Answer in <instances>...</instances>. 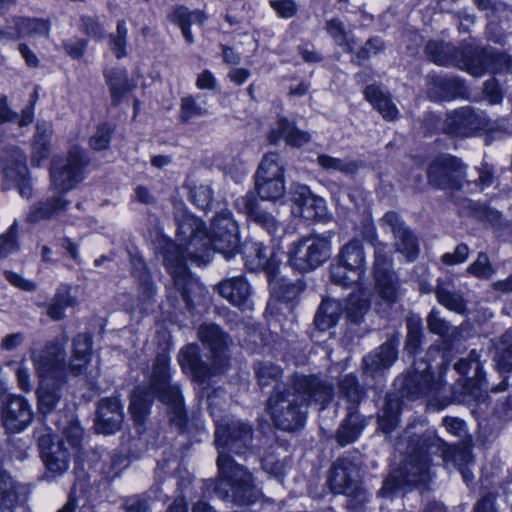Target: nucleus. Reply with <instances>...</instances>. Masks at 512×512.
Segmentation results:
<instances>
[{"instance_id": "nucleus-1", "label": "nucleus", "mask_w": 512, "mask_h": 512, "mask_svg": "<svg viewBox=\"0 0 512 512\" xmlns=\"http://www.w3.org/2000/svg\"><path fill=\"white\" fill-rule=\"evenodd\" d=\"M177 241L165 240L161 254L175 288L186 308L191 310L194 303L190 293L198 287V283L188 273L186 260L204 261L212 250L221 253L225 259L233 258L239 252L238 225L230 211H221L212 220L209 236L199 218L183 214L181 219L177 218Z\"/></svg>"}, {"instance_id": "nucleus-2", "label": "nucleus", "mask_w": 512, "mask_h": 512, "mask_svg": "<svg viewBox=\"0 0 512 512\" xmlns=\"http://www.w3.org/2000/svg\"><path fill=\"white\" fill-rule=\"evenodd\" d=\"M253 429L238 419H222L216 424L215 445L218 450L216 464L218 479L214 492L222 500L238 505L252 504L261 495L247 469L236 463L229 453L246 455L252 448Z\"/></svg>"}, {"instance_id": "nucleus-3", "label": "nucleus", "mask_w": 512, "mask_h": 512, "mask_svg": "<svg viewBox=\"0 0 512 512\" xmlns=\"http://www.w3.org/2000/svg\"><path fill=\"white\" fill-rule=\"evenodd\" d=\"M334 396V386L316 375L295 374L290 384L273 386L266 400V410L274 425L287 432L302 429L307 420L309 400L324 409Z\"/></svg>"}, {"instance_id": "nucleus-4", "label": "nucleus", "mask_w": 512, "mask_h": 512, "mask_svg": "<svg viewBox=\"0 0 512 512\" xmlns=\"http://www.w3.org/2000/svg\"><path fill=\"white\" fill-rule=\"evenodd\" d=\"M155 398L170 408L172 425L179 432H184L187 427V414L182 390L178 383L171 380L169 356L166 353L155 357L148 386L140 385L132 391L129 410L136 423L144 422Z\"/></svg>"}, {"instance_id": "nucleus-5", "label": "nucleus", "mask_w": 512, "mask_h": 512, "mask_svg": "<svg viewBox=\"0 0 512 512\" xmlns=\"http://www.w3.org/2000/svg\"><path fill=\"white\" fill-rule=\"evenodd\" d=\"M453 367L460 378L451 387V397L445 398L437 408L443 409L451 403L479 408L487 406L488 390L481 351L472 349L467 357L460 358Z\"/></svg>"}, {"instance_id": "nucleus-6", "label": "nucleus", "mask_w": 512, "mask_h": 512, "mask_svg": "<svg viewBox=\"0 0 512 512\" xmlns=\"http://www.w3.org/2000/svg\"><path fill=\"white\" fill-rule=\"evenodd\" d=\"M432 454L422 447L421 436L413 444L411 451L398 469L393 470L383 481L378 496L393 498L406 493L407 489L426 485L432 479Z\"/></svg>"}, {"instance_id": "nucleus-7", "label": "nucleus", "mask_w": 512, "mask_h": 512, "mask_svg": "<svg viewBox=\"0 0 512 512\" xmlns=\"http://www.w3.org/2000/svg\"><path fill=\"white\" fill-rule=\"evenodd\" d=\"M397 382L403 397L410 400L431 398L428 405L437 410V405L445 399H434L443 388L444 380L431 370V365L423 358L414 360L411 368Z\"/></svg>"}, {"instance_id": "nucleus-8", "label": "nucleus", "mask_w": 512, "mask_h": 512, "mask_svg": "<svg viewBox=\"0 0 512 512\" xmlns=\"http://www.w3.org/2000/svg\"><path fill=\"white\" fill-rule=\"evenodd\" d=\"M425 53L438 65L455 66L470 74H480L483 71L475 45L465 41L456 47L451 43L432 40L426 44Z\"/></svg>"}, {"instance_id": "nucleus-9", "label": "nucleus", "mask_w": 512, "mask_h": 512, "mask_svg": "<svg viewBox=\"0 0 512 512\" xmlns=\"http://www.w3.org/2000/svg\"><path fill=\"white\" fill-rule=\"evenodd\" d=\"M330 255V236L310 234L291 244L288 250V263L300 272H307L321 266Z\"/></svg>"}, {"instance_id": "nucleus-10", "label": "nucleus", "mask_w": 512, "mask_h": 512, "mask_svg": "<svg viewBox=\"0 0 512 512\" xmlns=\"http://www.w3.org/2000/svg\"><path fill=\"white\" fill-rule=\"evenodd\" d=\"M87 152L80 147H72L66 159L54 162L50 169L52 186L59 193L73 189L84 178V170L89 165Z\"/></svg>"}, {"instance_id": "nucleus-11", "label": "nucleus", "mask_w": 512, "mask_h": 512, "mask_svg": "<svg viewBox=\"0 0 512 512\" xmlns=\"http://www.w3.org/2000/svg\"><path fill=\"white\" fill-rule=\"evenodd\" d=\"M284 166L275 152L263 156L255 174V189L262 200L276 201L285 194Z\"/></svg>"}, {"instance_id": "nucleus-12", "label": "nucleus", "mask_w": 512, "mask_h": 512, "mask_svg": "<svg viewBox=\"0 0 512 512\" xmlns=\"http://www.w3.org/2000/svg\"><path fill=\"white\" fill-rule=\"evenodd\" d=\"M67 353L59 341H50L37 351H33L31 359L40 380H56L66 383L69 364H66Z\"/></svg>"}, {"instance_id": "nucleus-13", "label": "nucleus", "mask_w": 512, "mask_h": 512, "mask_svg": "<svg viewBox=\"0 0 512 512\" xmlns=\"http://www.w3.org/2000/svg\"><path fill=\"white\" fill-rule=\"evenodd\" d=\"M465 177L466 165L449 154L437 156L427 170L428 183L440 190H461Z\"/></svg>"}, {"instance_id": "nucleus-14", "label": "nucleus", "mask_w": 512, "mask_h": 512, "mask_svg": "<svg viewBox=\"0 0 512 512\" xmlns=\"http://www.w3.org/2000/svg\"><path fill=\"white\" fill-rule=\"evenodd\" d=\"M359 453L339 457L331 466L328 484L334 494L351 496L356 493L361 481L362 462Z\"/></svg>"}, {"instance_id": "nucleus-15", "label": "nucleus", "mask_w": 512, "mask_h": 512, "mask_svg": "<svg viewBox=\"0 0 512 512\" xmlns=\"http://www.w3.org/2000/svg\"><path fill=\"white\" fill-rule=\"evenodd\" d=\"M488 126V118L483 111L464 106L446 114L442 131L452 137H472Z\"/></svg>"}, {"instance_id": "nucleus-16", "label": "nucleus", "mask_w": 512, "mask_h": 512, "mask_svg": "<svg viewBox=\"0 0 512 512\" xmlns=\"http://www.w3.org/2000/svg\"><path fill=\"white\" fill-rule=\"evenodd\" d=\"M400 334L394 332L373 351L367 353L361 362L362 375L372 379L381 377L398 359Z\"/></svg>"}, {"instance_id": "nucleus-17", "label": "nucleus", "mask_w": 512, "mask_h": 512, "mask_svg": "<svg viewBox=\"0 0 512 512\" xmlns=\"http://www.w3.org/2000/svg\"><path fill=\"white\" fill-rule=\"evenodd\" d=\"M34 436L37 438L40 456L53 476L65 473L70 464V453L62 441L55 442V436L46 429L44 433L36 429Z\"/></svg>"}, {"instance_id": "nucleus-18", "label": "nucleus", "mask_w": 512, "mask_h": 512, "mask_svg": "<svg viewBox=\"0 0 512 512\" xmlns=\"http://www.w3.org/2000/svg\"><path fill=\"white\" fill-rule=\"evenodd\" d=\"M0 410L3 425L10 433L26 430L34 418L31 404L21 395H7L2 399Z\"/></svg>"}, {"instance_id": "nucleus-19", "label": "nucleus", "mask_w": 512, "mask_h": 512, "mask_svg": "<svg viewBox=\"0 0 512 512\" xmlns=\"http://www.w3.org/2000/svg\"><path fill=\"white\" fill-rule=\"evenodd\" d=\"M381 224L393 234L396 251L402 254L407 261H414L419 254L418 241L399 214L394 211L387 212L381 219Z\"/></svg>"}, {"instance_id": "nucleus-20", "label": "nucleus", "mask_w": 512, "mask_h": 512, "mask_svg": "<svg viewBox=\"0 0 512 512\" xmlns=\"http://www.w3.org/2000/svg\"><path fill=\"white\" fill-rule=\"evenodd\" d=\"M291 200L294 204L293 213L305 220L321 221L326 216L324 199L313 194L306 185H293Z\"/></svg>"}, {"instance_id": "nucleus-21", "label": "nucleus", "mask_w": 512, "mask_h": 512, "mask_svg": "<svg viewBox=\"0 0 512 512\" xmlns=\"http://www.w3.org/2000/svg\"><path fill=\"white\" fill-rule=\"evenodd\" d=\"M29 487L15 480L6 470H0V512H16L25 509Z\"/></svg>"}, {"instance_id": "nucleus-22", "label": "nucleus", "mask_w": 512, "mask_h": 512, "mask_svg": "<svg viewBox=\"0 0 512 512\" xmlns=\"http://www.w3.org/2000/svg\"><path fill=\"white\" fill-rule=\"evenodd\" d=\"M421 445L427 447L432 454L439 456L443 462L452 463L458 470L461 467L469 466L473 462L470 450L451 448L433 431H426L421 435Z\"/></svg>"}, {"instance_id": "nucleus-23", "label": "nucleus", "mask_w": 512, "mask_h": 512, "mask_svg": "<svg viewBox=\"0 0 512 512\" xmlns=\"http://www.w3.org/2000/svg\"><path fill=\"white\" fill-rule=\"evenodd\" d=\"M198 338L211 352L217 368L223 367L227 359V350L232 344L230 336L214 323H204L198 328Z\"/></svg>"}, {"instance_id": "nucleus-24", "label": "nucleus", "mask_w": 512, "mask_h": 512, "mask_svg": "<svg viewBox=\"0 0 512 512\" xmlns=\"http://www.w3.org/2000/svg\"><path fill=\"white\" fill-rule=\"evenodd\" d=\"M236 206L249 221L266 230L268 234L275 236L281 230L280 221L272 213L261 208L254 192L249 191L237 199Z\"/></svg>"}, {"instance_id": "nucleus-25", "label": "nucleus", "mask_w": 512, "mask_h": 512, "mask_svg": "<svg viewBox=\"0 0 512 512\" xmlns=\"http://www.w3.org/2000/svg\"><path fill=\"white\" fill-rule=\"evenodd\" d=\"M124 421L120 401L116 397L103 398L98 402L95 429L98 433L111 435L118 432Z\"/></svg>"}, {"instance_id": "nucleus-26", "label": "nucleus", "mask_w": 512, "mask_h": 512, "mask_svg": "<svg viewBox=\"0 0 512 512\" xmlns=\"http://www.w3.org/2000/svg\"><path fill=\"white\" fill-rule=\"evenodd\" d=\"M178 362L183 372L199 383L205 382L214 374L213 367L202 359L200 347L195 343L187 344L180 349Z\"/></svg>"}, {"instance_id": "nucleus-27", "label": "nucleus", "mask_w": 512, "mask_h": 512, "mask_svg": "<svg viewBox=\"0 0 512 512\" xmlns=\"http://www.w3.org/2000/svg\"><path fill=\"white\" fill-rule=\"evenodd\" d=\"M437 301L446 309L460 315L468 314L467 300L460 285L452 279L446 278L438 281L435 288Z\"/></svg>"}, {"instance_id": "nucleus-28", "label": "nucleus", "mask_w": 512, "mask_h": 512, "mask_svg": "<svg viewBox=\"0 0 512 512\" xmlns=\"http://www.w3.org/2000/svg\"><path fill=\"white\" fill-rule=\"evenodd\" d=\"M214 291L237 307L245 306L252 293L251 286L243 275L223 279L214 286Z\"/></svg>"}, {"instance_id": "nucleus-29", "label": "nucleus", "mask_w": 512, "mask_h": 512, "mask_svg": "<svg viewBox=\"0 0 512 512\" xmlns=\"http://www.w3.org/2000/svg\"><path fill=\"white\" fill-rule=\"evenodd\" d=\"M0 163L5 178V181L2 183L3 190L9 189L6 181H18L29 174L26 155L18 147L6 148Z\"/></svg>"}, {"instance_id": "nucleus-30", "label": "nucleus", "mask_w": 512, "mask_h": 512, "mask_svg": "<svg viewBox=\"0 0 512 512\" xmlns=\"http://www.w3.org/2000/svg\"><path fill=\"white\" fill-rule=\"evenodd\" d=\"M339 396L346 403L347 412L359 413V405L366 397V389L353 373L343 375L338 383Z\"/></svg>"}, {"instance_id": "nucleus-31", "label": "nucleus", "mask_w": 512, "mask_h": 512, "mask_svg": "<svg viewBox=\"0 0 512 512\" xmlns=\"http://www.w3.org/2000/svg\"><path fill=\"white\" fill-rule=\"evenodd\" d=\"M268 138L272 144L283 138L287 145L301 147L310 142L311 136L308 132L299 129L295 122L281 117L278 119L277 128L269 133Z\"/></svg>"}, {"instance_id": "nucleus-32", "label": "nucleus", "mask_w": 512, "mask_h": 512, "mask_svg": "<svg viewBox=\"0 0 512 512\" xmlns=\"http://www.w3.org/2000/svg\"><path fill=\"white\" fill-rule=\"evenodd\" d=\"M479 62L483 66L480 74H472L475 77L484 75L487 71L492 73H506L512 67V58L506 52L493 48H479L475 45Z\"/></svg>"}, {"instance_id": "nucleus-33", "label": "nucleus", "mask_w": 512, "mask_h": 512, "mask_svg": "<svg viewBox=\"0 0 512 512\" xmlns=\"http://www.w3.org/2000/svg\"><path fill=\"white\" fill-rule=\"evenodd\" d=\"M92 335L80 333L72 343V355L69 362V371L74 375H81L91 360Z\"/></svg>"}, {"instance_id": "nucleus-34", "label": "nucleus", "mask_w": 512, "mask_h": 512, "mask_svg": "<svg viewBox=\"0 0 512 512\" xmlns=\"http://www.w3.org/2000/svg\"><path fill=\"white\" fill-rule=\"evenodd\" d=\"M367 425L366 418L360 413L347 412L335 433V440L341 447L354 443Z\"/></svg>"}, {"instance_id": "nucleus-35", "label": "nucleus", "mask_w": 512, "mask_h": 512, "mask_svg": "<svg viewBox=\"0 0 512 512\" xmlns=\"http://www.w3.org/2000/svg\"><path fill=\"white\" fill-rule=\"evenodd\" d=\"M462 91L463 84L458 78L435 75L431 77L428 94L435 101H445L458 97Z\"/></svg>"}, {"instance_id": "nucleus-36", "label": "nucleus", "mask_w": 512, "mask_h": 512, "mask_svg": "<svg viewBox=\"0 0 512 512\" xmlns=\"http://www.w3.org/2000/svg\"><path fill=\"white\" fill-rule=\"evenodd\" d=\"M64 384L56 380H40L36 391L40 414L47 416L55 410L62 398Z\"/></svg>"}, {"instance_id": "nucleus-37", "label": "nucleus", "mask_w": 512, "mask_h": 512, "mask_svg": "<svg viewBox=\"0 0 512 512\" xmlns=\"http://www.w3.org/2000/svg\"><path fill=\"white\" fill-rule=\"evenodd\" d=\"M339 262L349 267V271L358 277L366 271L365 255L360 240L352 239L346 243L339 254Z\"/></svg>"}, {"instance_id": "nucleus-38", "label": "nucleus", "mask_w": 512, "mask_h": 512, "mask_svg": "<svg viewBox=\"0 0 512 512\" xmlns=\"http://www.w3.org/2000/svg\"><path fill=\"white\" fill-rule=\"evenodd\" d=\"M343 311L340 301L323 299L314 317L313 325L318 331L324 332L334 327L339 321Z\"/></svg>"}, {"instance_id": "nucleus-39", "label": "nucleus", "mask_w": 512, "mask_h": 512, "mask_svg": "<svg viewBox=\"0 0 512 512\" xmlns=\"http://www.w3.org/2000/svg\"><path fill=\"white\" fill-rule=\"evenodd\" d=\"M401 402L397 397L387 395L383 407L377 414L379 430L392 433L400 422Z\"/></svg>"}, {"instance_id": "nucleus-40", "label": "nucleus", "mask_w": 512, "mask_h": 512, "mask_svg": "<svg viewBox=\"0 0 512 512\" xmlns=\"http://www.w3.org/2000/svg\"><path fill=\"white\" fill-rule=\"evenodd\" d=\"M106 82L109 85L112 103L118 105L122 98L135 88V83L128 78L126 70L110 69L105 72Z\"/></svg>"}, {"instance_id": "nucleus-41", "label": "nucleus", "mask_w": 512, "mask_h": 512, "mask_svg": "<svg viewBox=\"0 0 512 512\" xmlns=\"http://www.w3.org/2000/svg\"><path fill=\"white\" fill-rule=\"evenodd\" d=\"M69 202L60 196L51 197L31 205L26 221L36 223L51 218L59 211L65 210Z\"/></svg>"}, {"instance_id": "nucleus-42", "label": "nucleus", "mask_w": 512, "mask_h": 512, "mask_svg": "<svg viewBox=\"0 0 512 512\" xmlns=\"http://www.w3.org/2000/svg\"><path fill=\"white\" fill-rule=\"evenodd\" d=\"M325 30L333 42L344 49L347 53H353L357 45L352 30L346 29L343 21L339 18H331L325 23Z\"/></svg>"}, {"instance_id": "nucleus-43", "label": "nucleus", "mask_w": 512, "mask_h": 512, "mask_svg": "<svg viewBox=\"0 0 512 512\" xmlns=\"http://www.w3.org/2000/svg\"><path fill=\"white\" fill-rule=\"evenodd\" d=\"M244 255L251 269H274V260L269 248L263 243L254 242L245 246Z\"/></svg>"}, {"instance_id": "nucleus-44", "label": "nucleus", "mask_w": 512, "mask_h": 512, "mask_svg": "<svg viewBox=\"0 0 512 512\" xmlns=\"http://www.w3.org/2000/svg\"><path fill=\"white\" fill-rule=\"evenodd\" d=\"M364 95L375 109L387 120H394L398 115V109L392 103L389 96L384 94L376 85H369L364 90Z\"/></svg>"}, {"instance_id": "nucleus-45", "label": "nucleus", "mask_w": 512, "mask_h": 512, "mask_svg": "<svg viewBox=\"0 0 512 512\" xmlns=\"http://www.w3.org/2000/svg\"><path fill=\"white\" fill-rule=\"evenodd\" d=\"M379 297L388 305L394 304L400 297L399 280L395 272L374 276Z\"/></svg>"}, {"instance_id": "nucleus-46", "label": "nucleus", "mask_w": 512, "mask_h": 512, "mask_svg": "<svg viewBox=\"0 0 512 512\" xmlns=\"http://www.w3.org/2000/svg\"><path fill=\"white\" fill-rule=\"evenodd\" d=\"M13 24L16 29L17 39L36 35L49 36L50 23L48 20L17 17L13 19Z\"/></svg>"}, {"instance_id": "nucleus-47", "label": "nucleus", "mask_w": 512, "mask_h": 512, "mask_svg": "<svg viewBox=\"0 0 512 512\" xmlns=\"http://www.w3.org/2000/svg\"><path fill=\"white\" fill-rule=\"evenodd\" d=\"M407 335L404 350L410 355H417L421 351V344L424 338L422 320L420 317L411 315L406 318Z\"/></svg>"}, {"instance_id": "nucleus-48", "label": "nucleus", "mask_w": 512, "mask_h": 512, "mask_svg": "<svg viewBox=\"0 0 512 512\" xmlns=\"http://www.w3.org/2000/svg\"><path fill=\"white\" fill-rule=\"evenodd\" d=\"M255 376L257 378L258 385L261 389L270 386L271 384H282L280 379L282 377V369L268 361L257 362L254 365Z\"/></svg>"}, {"instance_id": "nucleus-49", "label": "nucleus", "mask_w": 512, "mask_h": 512, "mask_svg": "<svg viewBox=\"0 0 512 512\" xmlns=\"http://www.w3.org/2000/svg\"><path fill=\"white\" fill-rule=\"evenodd\" d=\"M168 19L181 29L183 27H190L193 23L202 25L206 20V16L200 10L190 11L187 7L180 5L176 6L168 15Z\"/></svg>"}, {"instance_id": "nucleus-50", "label": "nucleus", "mask_w": 512, "mask_h": 512, "mask_svg": "<svg viewBox=\"0 0 512 512\" xmlns=\"http://www.w3.org/2000/svg\"><path fill=\"white\" fill-rule=\"evenodd\" d=\"M128 29L126 21H117L116 32L109 35V47L112 53L118 58L127 56Z\"/></svg>"}, {"instance_id": "nucleus-51", "label": "nucleus", "mask_w": 512, "mask_h": 512, "mask_svg": "<svg viewBox=\"0 0 512 512\" xmlns=\"http://www.w3.org/2000/svg\"><path fill=\"white\" fill-rule=\"evenodd\" d=\"M317 164L327 171H338L343 174H354L358 171V165L354 161L335 158L327 154L317 157Z\"/></svg>"}, {"instance_id": "nucleus-52", "label": "nucleus", "mask_w": 512, "mask_h": 512, "mask_svg": "<svg viewBox=\"0 0 512 512\" xmlns=\"http://www.w3.org/2000/svg\"><path fill=\"white\" fill-rule=\"evenodd\" d=\"M74 304L75 299L71 297L68 287L61 288L56 292L48 307V315L53 320H61L64 318L65 309Z\"/></svg>"}, {"instance_id": "nucleus-53", "label": "nucleus", "mask_w": 512, "mask_h": 512, "mask_svg": "<svg viewBox=\"0 0 512 512\" xmlns=\"http://www.w3.org/2000/svg\"><path fill=\"white\" fill-rule=\"evenodd\" d=\"M273 292L281 300L285 302L295 301L304 291L305 285L301 280L294 282L285 279L273 284Z\"/></svg>"}, {"instance_id": "nucleus-54", "label": "nucleus", "mask_w": 512, "mask_h": 512, "mask_svg": "<svg viewBox=\"0 0 512 512\" xmlns=\"http://www.w3.org/2000/svg\"><path fill=\"white\" fill-rule=\"evenodd\" d=\"M369 308L370 304L367 299L359 295H351L345 306L346 317L350 322L358 324L363 320Z\"/></svg>"}, {"instance_id": "nucleus-55", "label": "nucleus", "mask_w": 512, "mask_h": 512, "mask_svg": "<svg viewBox=\"0 0 512 512\" xmlns=\"http://www.w3.org/2000/svg\"><path fill=\"white\" fill-rule=\"evenodd\" d=\"M392 258L390 257L385 244L379 242L374 244L373 274L382 275L393 273Z\"/></svg>"}, {"instance_id": "nucleus-56", "label": "nucleus", "mask_w": 512, "mask_h": 512, "mask_svg": "<svg viewBox=\"0 0 512 512\" xmlns=\"http://www.w3.org/2000/svg\"><path fill=\"white\" fill-rule=\"evenodd\" d=\"M271 450V452L266 453L265 456L262 458V468L264 471H266L273 477H276L278 479L283 478L285 474V467L287 465V456H285L284 458L277 457L274 453V446H271Z\"/></svg>"}, {"instance_id": "nucleus-57", "label": "nucleus", "mask_w": 512, "mask_h": 512, "mask_svg": "<svg viewBox=\"0 0 512 512\" xmlns=\"http://www.w3.org/2000/svg\"><path fill=\"white\" fill-rule=\"evenodd\" d=\"M384 47V42L379 37H371L365 42L364 46L355 52V56L351 59V62L356 65H362L364 62L368 61L372 55H376L382 51Z\"/></svg>"}, {"instance_id": "nucleus-58", "label": "nucleus", "mask_w": 512, "mask_h": 512, "mask_svg": "<svg viewBox=\"0 0 512 512\" xmlns=\"http://www.w3.org/2000/svg\"><path fill=\"white\" fill-rule=\"evenodd\" d=\"M330 279L336 285L350 287L352 284L358 282L361 277L351 273L349 267L339 262L330 266Z\"/></svg>"}, {"instance_id": "nucleus-59", "label": "nucleus", "mask_w": 512, "mask_h": 512, "mask_svg": "<svg viewBox=\"0 0 512 512\" xmlns=\"http://www.w3.org/2000/svg\"><path fill=\"white\" fill-rule=\"evenodd\" d=\"M18 222L14 221L6 233L0 235V258H5L9 254L18 250Z\"/></svg>"}, {"instance_id": "nucleus-60", "label": "nucleus", "mask_w": 512, "mask_h": 512, "mask_svg": "<svg viewBox=\"0 0 512 512\" xmlns=\"http://www.w3.org/2000/svg\"><path fill=\"white\" fill-rule=\"evenodd\" d=\"M467 271L471 275L482 279H489L495 273L485 252L478 253L477 259L468 267Z\"/></svg>"}, {"instance_id": "nucleus-61", "label": "nucleus", "mask_w": 512, "mask_h": 512, "mask_svg": "<svg viewBox=\"0 0 512 512\" xmlns=\"http://www.w3.org/2000/svg\"><path fill=\"white\" fill-rule=\"evenodd\" d=\"M213 197V191L210 186L205 184L195 185L190 189V198L192 202L200 209L206 211L210 208Z\"/></svg>"}, {"instance_id": "nucleus-62", "label": "nucleus", "mask_w": 512, "mask_h": 512, "mask_svg": "<svg viewBox=\"0 0 512 512\" xmlns=\"http://www.w3.org/2000/svg\"><path fill=\"white\" fill-rule=\"evenodd\" d=\"M208 114V110L195 102L192 97H185L181 101L180 120L189 122L195 117H203Z\"/></svg>"}, {"instance_id": "nucleus-63", "label": "nucleus", "mask_w": 512, "mask_h": 512, "mask_svg": "<svg viewBox=\"0 0 512 512\" xmlns=\"http://www.w3.org/2000/svg\"><path fill=\"white\" fill-rule=\"evenodd\" d=\"M112 133L113 130L108 124H101L89 140L90 147L95 151L107 149L111 141Z\"/></svg>"}, {"instance_id": "nucleus-64", "label": "nucleus", "mask_w": 512, "mask_h": 512, "mask_svg": "<svg viewBox=\"0 0 512 512\" xmlns=\"http://www.w3.org/2000/svg\"><path fill=\"white\" fill-rule=\"evenodd\" d=\"M427 327L433 334L446 336L450 330L449 322L440 316V312L432 309L427 316Z\"/></svg>"}]
</instances>
